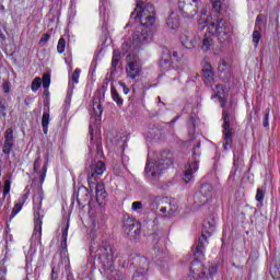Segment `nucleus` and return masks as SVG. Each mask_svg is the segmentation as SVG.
I'll use <instances>...</instances> for the list:
<instances>
[{"label": "nucleus", "mask_w": 280, "mask_h": 280, "mask_svg": "<svg viewBox=\"0 0 280 280\" xmlns=\"http://www.w3.org/2000/svg\"><path fill=\"white\" fill-rule=\"evenodd\" d=\"M139 16L142 27H154L156 21V11L154 10V4L148 3L143 8L141 4H138L135 9V12L131 13V16Z\"/></svg>", "instance_id": "f257e3e1"}, {"label": "nucleus", "mask_w": 280, "mask_h": 280, "mask_svg": "<svg viewBox=\"0 0 280 280\" xmlns=\"http://www.w3.org/2000/svg\"><path fill=\"white\" fill-rule=\"evenodd\" d=\"M172 158L167 153H162L158 156L156 161H149L145 166V172L150 173L151 176H159L163 170H167L172 165Z\"/></svg>", "instance_id": "f03ea898"}, {"label": "nucleus", "mask_w": 280, "mask_h": 280, "mask_svg": "<svg viewBox=\"0 0 280 280\" xmlns=\"http://www.w3.org/2000/svg\"><path fill=\"white\" fill-rule=\"evenodd\" d=\"M218 272V265L212 264L208 268L202 262L196 260L190 267V275L195 280H202L211 277Z\"/></svg>", "instance_id": "7ed1b4c3"}, {"label": "nucleus", "mask_w": 280, "mask_h": 280, "mask_svg": "<svg viewBox=\"0 0 280 280\" xmlns=\"http://www.w3.org/2000/svg\"><path fill=\"white\" fill-rule=\"evenodd\" d=\"M200 8L199 0H179L178 9L186 19H194Z\"/></svg>", "instance_id": "20e7f679"}, {"label": "nucleus", "mask_w": 280, "mask_h": 280, "mask_svg": "<svg viewBox=\"0 0 280 280\" xmlns=\"http://www.w3.org/2000/svg\"><path fill=\"white\" fill-rule=\"evenodd\" d=\"M126 73L130 80H137L143 73V67L135 55L127 56Z\"/></svg>", "instance_id": "39448f33"}, {"label": "nucleus", "mask_w": 280, "mask_h": 280, "mask_svg": "<svg viewBox=\"0 0 280 280\" xmlns=\"http://www.w3.org/2000/svg\"><path fill=\"white\" fill-rule=\"evenodd\" d=\"M100 258L105 270L113 272L115 270V266L113 265L115 262V250H113V247L108 245H102L100 247Z\"/></svg>", "instance_id": "423d86ee"}, {"label": "nucleus", "mask_w": 280, "mask_h": 280, "mask_svg": "<svg viewBox=\"0 0 280 280\" xmlns=\"http://www.w3.org/2000/svg\"><path fill=\"white\" fill-rule=\"evenodd\" d=\"M211 233H213V225H211V223H206L202 228L201 237L199 238L195 249V257H197V259H202V257H205V244H208L207 235L209 236Z\"/></svg>", "instance_id": "0eeeda50"}, {"label": "nucleus", "mask_w": 280, "mask_h": 280, "mask_svg": "<svg viewBox=\"0 0 280 280\" xmlns=\"http://www.w3.org/2000/svg\"><path fill=\"white\" fill-rule=\"evenodd\" d=\"M208 32L209 34H212V36H218V38H224V36L231 33V27H229V24L221 19L212 22L208 26Z\"/></svg>", "instance_id": "6e6552de"}, {"label": "nucleus", "mask_w": 280, "mask_h": 280, "mask_svg": "<svg viewBox=\"0 0 280 280\" xmlns=\"http://www.w3.org/2000/svg\"><path fill=\"white\" fill-rule=\"evenodd\" d=\"M142 28V33L140 31H137L133 34V42L132 46L136 49H139V47H143V45H148L152 40V27H145Z\"/></svg>", "instance_id": "1a4fd4ad"}, {"label": "nucleus", "mask_w": 280, "mask_h": 280, "mask_svg": "<svg viewBox=\"0 0 280 280\" xmlns=\"http://www.w3.org/2000/svg\"><path fill=\"white\" fill-rule=\"evenodd\" d=\"M223 121L224 150H226L233 143V129H231V119L226 109H223Z\"/></svg>", "instance_id": "9d476101"}, {"label": "nucleus", "mask_w": 280, "mask_h": 280, "mask_svg": "<svg viewBox=\"0 0 280 280\" xmlns=\"http://www.w3.org/2000/svg\"><path fill=\"white\" fill-rule=\"evenodd\" d=\"M176 211H178L177 205L172 203V201L167 199L160 200V215L162 218H174Z\"/></svg>", "instance_id": "9b49d317"}, {"label": "nucleus", "mask_w": 280, "mask_h": 280, "mask_svg": "<svg viewBox=\"0 0 280 280\" xmlns=\"http://www.w3.org/2000/svg\"><path fill=\"white\" fill-rule=\"evenodd\" d=\"M196 152L192 153V159L194 161L188 163L186 165V171L184 173V183H191V180L194 179V174H196V172H198V163H200V160L198 159Z\"/></svg>", "instance_id": "f8f14e48"}, {"label": "nucleus", "mask_w": 280, "mask_h": 280, "mask_svg": "<svg viewBox=\"0 0 280 280\" xmlns=\"http://www.w3.org/2000/svg\"><path fill=\"white\" fill-rule=\"evenodd\" d=\"M14 148V130L12 128H8L4 132V144L2 147L3 154L10 155L12 149Z\"/></svg>", "instance_id": "ddd939ff"}, {"label": "nucleus", "mask_w": 280, "mask_h": 280, "mask_svg": "<svg viewBox=\"0 0 280 280\" xmlns=\"http://www.w3.org/2000/svg\"><path fill=\"white\" fill-rule=\"evenodd\" d=\"M40 165H43V160L40 159V156H37L33 164V170L34 173L37 174V176H39L40 183H45V176H47V166L44 165L40 168Z\"/></svg>", "instance_id": "4468645a"}, {"label": "nucleus", "mask_w": 280, "mask_h": 280, "mask_svg": "<svg viewBox=\"0 0 280 280\" xmlns=\"http://www.w3.org/2000/svg\"><path fill=\"white\" fill-rule=\"evenodd\" d=\"M35 209H37V211L35 212V228H34V233H39V237L40 235H43V214H40V203H37Z\"/></svg>", "instance_id": "2eb2a0df"}, {"label": "nucleus", "mask_w": 280, "mask_h": 280, "mask_svg": "<svg viewBox=\"0 0 280 280\" xmlns=\"http://www.w3.org/2000/svg\"><path fill=\"white\" fill-rule=\"evenodd\" d=\"M90 131V142H91V148H96L97 154L102 152V136H94L93 133V126L90 125L89 128Z\"/></svg>", "instance_id": "dca6fc26"}, {"label": "nucleus", "mask_w": 280, "mask_h": 280, "mask_svg": "<svg viewBox=\"0 0 280 280\" xmlns=\"http://www.w3.org/2000/svg\"><path fill=\"white\" fill-rule=\"evenodd\" d=\"M104 172H106V164H104V162L98 161L92 164V175L89 177V180H91L95 175L102 176Z\"/></svg>", "instance_id": "f3484780"}, {"label": "nucleus", "mask_w": 280, "mask_h": 280, "mask_svg": "<svg viewBox=\"0 0 280 280\" xmlns=\"http://www.w3.org/2000/svg\"><path fill=\"white\" fill-rule=\"evenodd\" d=\"M211 191H213V188L209 184H205L201 186L200 194L197 195V198H201L203 196V199L200 201L201 205H205L207 200H209V196H211Z\"/></svg>", "instance_id": "a211bd4d"}, {"label": "nucleus", "mask_w": 280, "mask_h": 280, "mask_svg": "<svg viewBox=\"0 0 280 280\" xmlns=\"http://www.w3.org/2000/svg\"><path fill=\"white\" fill-rule=\"evenodd\" d=\"M104 200H106V190L104 189V184L96 185V201L98 205H104Z\"/></svg>", "instance_id": "6ab92c4d"}, {"label": "nucleus", "mask_w": 280, "mask_h": 280, "mask_svg": "<svg viewBox=\"0 0 280 280\" xmlns=\"http://www.w3.org/2000/svg\"><path fill=\"white\" fill-rule=\"evenodd\" d=\"M25 200H27V195H22L19 198L18 202L14 205L12 209V218H14V215H18L21 209H23V206L25 205Z\"/></svg>", "instance_id": "aec40b11"}, {"label": "nucleus", "mask_w": 280, "mask_h": 280, "mask_svg": "<svg viewBox=\"0 0 280 280\" xmlns=\"http://www.w3.org/2000/svg\"><path fill=\"white\" fill-rule=\"evenodd\" d=\"M212 46H213V34L211 33L206 34L201 45L202 51H209V49H211Z\"/></svg>", "instance_id": "412c9836"}, {"label": "nucleus", "mask_w": 280, "mask_h": 280, "mask_svg": "<svg viewBox=\"0 0 280 280\" xmlns=\"http://www.w3.org/2000/svg\"><path fill=\"white\" fill-rule=\"evenodd\" d=\"M202 75L206 84L213 82V69H211V66L208 65L202 69Z\"/></svg>", "instance_id": "4be33fe9"}, {"label": "nucleus", "mask_w": 280, "mask_h": 280, "mask_svg": "<svg viewBox=\"0 0 280 280\" xmlns=\"http://www.w3.org/2000/svg\"><path fill=\"white\" fill-rule=\"evenodd\" d=\"M148 270H149V262H148V258L145 257H140L139 258V267L137 269V272L139 275H148Z\"/></svg>", "instance_id": "5701e85b"}, {"label": "nucleus", "mask_w": 280, "mask_h": 280, "mask_svg": "<svg viewBox=\"0 0 280 280\" xmlns=\"http://www.w3.org/2000/svg\"><path fill=\"white\" fill-rule=\"evenodd\" d=\"M166 25L171 30H178L180 22L178 21V18L172 13L166 20Z\"/></svg>", "instance_id": "b1692460"}, {"label": "nucleus", "mask_w": 280, "mask_h": 280, "mask_svg": "<svg viewBox=\"0 0 280 280\" xmlns=\"http://www.w3.org/2000/svg\"><path fill=\"white\" fill-rule=\"evenodd\" d=\"M92 108H93L94 117L102 119V113H104V108H102V102H100V100H94Z\"/></svg>", "instance_id": "393cba45"}, {"label": "nucleus", "mask_w": 280, "mask_h": 280, "mask_svg": "<svg viewBox=\"0 0 280 280\" xmlns=\"http://www.w3.org/2000/svg\"><path fill=\"white\" fill-rule=\"evenodd\" d=\"M136 225H137V221H135V219H132V218H127L124 221V229H125L126 233H132Z\"/></svg>", "instance_id": "a878e982"}, {"label": "nucleus", "mask_w": 280, "mask_h": 280, "mask_svg": "<svg viewBox=\"0 0 280 280\" xmlns=\"http://www.w3.org/2000/svg\"><path fill=\"white\" fill-rule=\"evenodd\" d=\"M110 93H112V100H114L118 106H122L124 98H121V96L119 95V92H117V89H115V85H112Z\"/></svg>", "instance_id": "bb28decb"}, {"label": "nucleus", "mask_w": 280, "mask_h": 280, "mask_svg": "<svg viewBox=\"0 0 280 280\" xmlns=\"http://www.w3.org/2000/svg\"><path fill=\"white\" fill-rule=\"evenodd\" d=\"M172 52H170V50L165 49L163 51V55H162V61H161V65L163 67V65H168V67H172Z\"/></svg>", "instance_id": "cd10ccee"}, {"label": "nucleus", "mask_w": 280, "mask_h": 280, "mask_svg": "<svg viewBox=\"0 0 280 280\" xmlns=\"http://www.w3.org/2000/svg\"><path fill=\"white\" fill-rule=\"evenodd\" d=\"M261 28H255L252 35L253 43H255V47H259V40H261Z\"/></svg>", "instance_id": "c85d7f7f"}, {"label": "nucleus", "mask_w": 280, "mask_h": 280, "mask_svg": "<svg viewBox=\"0 0 280 280\" xmlns=\"http://www.w3.org/2000/svg\"><path fill=\"white\" fill-rule=\"evenodd\" d=\"M119 60H121V54L119 52V50H114L113 58H112L113 69H117V66L119 65Z\"/></svg>", "instance_id": "c756f323"}, {"label": "nucleus", "mask_w": 280, "mask_h": 280, "mask_svg": "<svg viewBox=\"0 0 280 280\" xmlns=\"http://www.w3.org/2000/svg\"><path fill=\"white\" fill-rule=\"evenodd\" d=\"M42 126L44 128L45 135H47V127L49 126V112H44L42 117Z\"/></svg>", "instance_id": "7c9ffc66"}, {"label": "nucleus", "mask_w": 280, "mask_h": 280, "mask_svg": "<svg viewBox=\"0 0 280 280\" xmlns=\"http://www.w3.org/2000/svg\"><path fill=\"white\" fill-rule=\"evenodd\" d=\"M43 84V79L40 77H36L31 85L32 91L36 92L38 89H40V85Z\"/></svg>", "instance_id": "2f4dec72"}, {"label": "nucleus", "mask_w": 280, "mask_h": 280, "mask_svg": "<svg viewBox=\"0 0 280 280\" xmlns=\"http://www.w3.org/2000/svg\"><path fill=\"white\" fill-rule=\"evenodd\" d=\"M67 47V40H65V38H60L58 40V45H57V51L58 54H65V49Z\"/></svg>", "instance_id": "473e14b6"}, {"label": "nucleus", "mask_w": 280, "mask_h": 280, "mask_svg": "<svg viewBox=\"0 0 280 280\" xmlns=\"http://www.w3.org/2000/svg\"><path fill=\"white\" fill-rule=\"evenodd\" d=\"M49 84H51V74L45 73L43 75V86H44V89H49Z\"/></svg>", "instance_id": "72a5a7b5"}, {"label": "nucleus", "mask_w": 280, "mask_h": 280, "mask_svg": "<svg viewBox=\"0 0 280 280\" xmlns=\"http://www.w3.org/2000/svg\"><path fill=\"white\" fill-rule=\"evenodd\" d=\"M265 196H266V190L264 188H257V192H256L257 202H264Z\"/></svg>", "instance_id": "f704fd0d"}, {"label": "nucleus", "mask_w": 280, "mask_h": 280, "mask_svg": "<svg viewBox=\"0 0 280 280\" xmlns=\"http://www.w3.org/2000/svg\"><path fill=\"white\" fill-rule=\"evenodd\" d=\"M80 73H82V70L80 69H75L72 73V82H74V84H78V82H80Z\"/></svg>", "instance_id": "c9c22d12"}, {"label": "nucleus", "mask_w": 280, "mask_h": 280, "mask_svg": "<svg viewBox=\"0 0 280 280\" xmlns=\"http://www.w3.org/2000/svg\"><path fill=\"white\" fill-rule=\"evenodd\" d=\"M143 209V202L141 201H133L131 205V211H141Z\"/></svg>", "instance_id": "e433bc0d"}, {"label": "nucleus", "mask_w": 280, "mask_h": 280, "mask_svg": "<svg viewBox=\"0 0 280 280\" xmlns=\"http://www.w3.org/2000/svg\"><path fill=\"white\" fill-rule=\"evenodd\" d=\"M214 12H220L222 9V2L220 0H211Z\"/></svg>", "instance_id": "4c0bfd02"}, {"label": "nucleus", "mask_w": 280, "mask_h": 280, "mask_svg": "<svg viewBox=\"0 0 280 280\" xmlns=\"http://www.w3.org/2000/svg\"><path fill=\"white\" fill-rule=\"evenodd\" d=\"M261 23H264V15L259 14L256 18L255 28L256 30H261Z\"/></svg>", "instance_id": "58836bf2"}, {"label": "nucleus", "mask_w": 280, "mask_h": 280, "mask_svg": "<svg viewBox=\"0 0 280 280\" xmlns=\"http://www.w3.org/2000/svg\"><path fill=\"white\" fill-rule=\"evenodd\" d=\"M8 116L7 107L3 102L0 101V117L5 118Z\"/></svg>", "instance_id": "ea45409f"}, {"label": "nucleus", "mask_w": 280, "mask_h": 280, "mask_svg": "<svg viewBox=\"0 0 280 280\" xmlns=\"http://www.w3.org/2000/svg\"><path fill=\"white\" fill-rule=\"evenodd\" d=\"M131 47L132 46L130 45V42L127 40V42L122 43L121 49H122L124 54H128V51H130Z\"/></svg>", "instance_id": "a19ab883"}, {"label": "nucleus", "mask_w": 280, "mask_h": 280, "mask_svg": "<svg viewBox=\"0 0 280 280\" xmlns=\"http://www.w3.org/2000/svg\"><path fill=\"white\" fill-rule=\"evenodd\" d=\"M118 84L122 88L125 95H128L130 93V89H128L126 83H124L122 81H119Z\"/></svg>", "instance_id": "79ce46f5"}, {"label": "nucleus", "mask_w": 280, "mask_h": 280, "mask_svg": "<svg viewBox=\"0 0 280 280\" xmlns=\"http://www.w3.org/2000/svg\"><path fill=\"white\" fill-rule=\"evenodd\" d=\"M50 38H51V35H49V34L46 33V34H44V35L42 36L39 43H42L43 45H45V43H48Z\"/></svg>", "instance_id": "37998d69"}, {"label": "nucleus", "mask_w": 280, "mask_h": 280, "mask_svg": "<svg viewBox=\"0 0 280 280\" xmlns=\"http://www.w3.org/2000/svg\"><path fill=\"white\" fill-rule=\"evenodd\" d=\"M270 118V112H267L266 114H265V118H264V121H262V126L265 127V128H268V126H269V122H268V119Z\"/></svg>", "instance_id": "c03bdc74"}, {"label": "nucleus", "mask_w": 280, "mask_h": 280, "mask_svg": "<svg viewBox=\"0 0 280 280\" xmlns=\"http://www.w3.org/2000/svg\"><path fill=\"white\" fill-rule=\"evenodd\" d=\"M2 91L3 93H10V82H4L2 84Z\"/></svg>", "instance_id": "a18cd8bd"}, {"label": "nucleus", "mask_w": 280, "mask_h": 280, "mask_svg": "<svg viewBox=\"0 0 280 280\" xmlns=\"http://www.w3.org/2000/svg\"><path fill=\"white\" fill-rule=\"evenodd\" d=\"M51 279L52 280L58 279V273H56V268L55 267H52V270H51Z\"/></svg>", "instance_id": "49530a36"}, {"label": "nucleus", "mask_w": 280, "mask_h": 280, "mask_svg": "<svg viewBox=\"0 0 280 280\" xmlns=\"http://www.w3.org/2000/svg\"><path fill=\"white\" fill-rule=\"evenodd\" d=\"M221 106H222V108H224V106H226V101H224V98H221Z\"/></svg>", "instance_id": "de8ad7c7"}, {"label": "nucleus", "mask_w": 280, "mask_h": 280, "mask_svg": "<svg viewBox=\"0 0 280 280\" xmlns=\"http://www.w3.org/2000/svg\"><path fill=\"white\" fill-rule=\"evenodd\" d=\"M199 26L205 27V25H202V15H200V19H199Z\"/></svg>", "instance_id": "09e8293b"}, {"label": "nucleus", "mask_w": 280, "mask_h": 280, "mask_svg": "<svg viewBox=\"0 0 280 280\" xmlns=\"http://www.w3.org/2000/svg\"><path fill=\"white\" fill-rule=\"evenodd\" d=\"M172 56H173V58H175V59H176V58H178V52L173 51V52H172Z\"/></svg>", "instance_id": "8fccbe9b"}, {"label": "nucleus", "mask_w": 280, "mask_h": 280, "mask_svg": "<svg viewBox=\"0 0 280 280\" xmlns=\"http://www.w3.org/2000/svg\"><path fill=\"white\" fill-rule=\"evenodd\" d=\"M0 280H5V277H1Z\"/></svg>", "instance_id": "3c124183"}]
</instances>
